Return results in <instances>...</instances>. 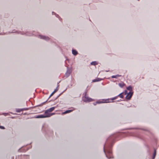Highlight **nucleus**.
<instances>
[{
  "mask_svg": "<svg viewBox=\"0 0 159 159\" xmlns=\"http://www.w3.org/2000/svg\"><path fill=\"white\" fill-rule=\"evenodd\" d=\"M27 109L25 108L23 109H16V112H20L21 111H23L24 110H26Z\"/></svg>",
  "mask_w": 159,
  "mask_h": 159,
  "instance_id": "nucleus-7",
  "label": "nucleus"
},
{
  "mask_svg": "<svg viewBox=\"0 0 159 159\" xmlns=\"http://www.w3.org/2000/svg\"><path fill=\"white\" fill-rule=\"evenodd\" d=\"M83 100L84 102H92L94 101V99L89 97L86 94H85L84 98H83Z\"/></svg>",
  "mask_w": 159,
  "mask_h": 159,
  "instance_id": "nucleus-2",
  "label": "nucleus"
},
{
  "mask_svg": "<svg viewBox=\"0 0 159 159\" xmlns=\"http://www.w3.org/2000/svg\"><path fill=\"white\" fill-rule=\"evenodd\" d=\"M91 65H97V63L96 61H93L91 63Z\"/></svg>",
  "mask_w": 159,
  "mask_h": 159,
  "instance_id": "nucleus-15",
  "label": "nucleus"
},
{
  "mask_svg": "<svg viewBox=\"0 0 159 159\" xmlns=\"http://www.w3.org/2000/svg\"><path fill=\"white\" fill-rule=\"evenodd\" d=\"M73 111V110H67L66 111H65L63 113L64 114H67V113H70L72 111Z\"/></svg>",
  "mask_w": 159,
  "mask_h": 159,
  "instance_id": "nucleus-13",
  "label": "nucleus"
},
{
  "mask_svg": "<svg viewBox=\"0 0 159 159\" xmlns=\"http://www.w3.org/2000/svg\"><path fill=\"white\" fill-rule=\"evenodd\" d=\"M125 84L123 82L120 83L118 84V85L121 88L125 86Z\"/></svg>",
  "mask_w": 159,
  "mask_h": 159,
  "instance_id": "nucleus-10",
  "label": "nucleus"
},
{
  "mask_svg": "<svg viewBox=\"0 0 159 159\" xmlns=\"http://www.w3.org/2000/svg\"><path fill=\"white\" fill-rule=\"evenodd\" d=\"M109 153H111V152H109Z\"/></svg>",
  "mask_w": 159,
  "mask_h": 159,
  "instance_id": "nucleus-22",
  "label": "nucleus"
},
{
  "mask_svg": "<svg viewBox=\"0 0 159 159\" xmlns=\"http://www.w3.org/2000/svg\"><path fill=\"white\" fill-rule=\"evenodd\" d=\"M54 114L55 113H52L51 114H45V115H38L36 116L35 117L37 118L48 117Z\"/></svg>",
  "mask_w": 159,
  "mask_h": 159,
  "instance_id": "nucleus-1",
  "label": "nucleus"
},
{
  "mask_svg": "<svg viewBox=\"0 0 159 159\" xmlns=\"http://www.w3.org/2000/svg\"><path fill=\"white\" fill-rule=\"evenodd\" d=\"M127 89L130 91L129 92H132V88L131 86H129L127 88Z\"/></svg>",
  "mask_w": 159,
  "mask_h": 159,
  "instance_id": "nucleus-12",
  "label": "nucleus"
},
{
  "mask_svg": "<svg viewBox=\"0 0 159 159\" xmlns=\"http://www.w3.org/2000/svg\"><path fill=\"white\" fill-rule=\"evenodd\" d=\"M98 80H96V79H95V80H93V82H96L97 81H98Z\"/></svg>",
  "mask_w": 159,
  "mask_h": 159,
  "instance_id": "nucleus-19",
  "label": "nucleus"
},
{
  "mask_svg": "<svg viewBox=\"0 0 159 159\" xmlns=\"http://www.w3.org/2000/svg\"><path fill=\"white\" fill-rule=\"evenodd\" d=\"M0 128H1V129H5V128L4 127H3V126H0Z\"/></svg>",
  "mask_w": 159,
  "mask_h": 159,
  "instance_id": "nucleus-17",
  "label": "nucleus"
},
{
  "mask_svg": "<svg viewBox=\"0 0 159 159\" xmlns=\"http://www.w3.org/2000/svg\"><path fill=\"white\" fill-rule=\"evenodd\" d=\"M107 157L108 158H111V157H108L107 155Z\"/></svg>",
  "mask_w": 159,
  "mask_h": 159,
  "instance_id": "nucleus-21",
  "label": "nucleus"
},
{
  "mask_svg": "<svg viewBox=\"0 0 159 159\" xmlns=\"http://www.w3.org/2000/svg\"><path fill=\"white\" fill-rule=\"evenodd\" d=\"M121 75H112L111 76V78H117L118 77H121Z\"/></svg>",
  "mask_w": 159,
  "mask_h": 159,
  "instance_id": "nucleus-9",
  "label": "nucleus"
},
{
  "mask_svg": "<svg viewBox=\"0 0 159 159\" xmlns=\"http://www.w3.org/2000/svg\"><path fill=\"white\" fill-rule=\"evenodd\" d=\"M124 93H125V95H126V94H128V93H127V90H125V92Z\"/></svg>",
  "mask_w": 159,
  "mask_h": 159,
  "instance_id": "nucleus-18",
  "label": "nucleus"
},
{
  "mask_svg": "<svg viewBox=\"0 0 159 159\" xmlns=\"http://www.w3.org/2000/svg\"><path fill=\"white\" fill-rule=\"evenodd\" d=\"M97 104L96 103V102H95V103H93V104L94 105H96Z\"/></svg>",
  "mask_w": 159,
  "mask_h": 159,
  "instance_id": "nucleus-20",
  "label": "nucleus"
},
{
  "mask_svg": "<svg viewBox=\"0 0 159 159\" xmlns=\"http://www.w3.org/2000/svg\"><path fill=\"white\" fill-rule=\"evenodd\" d=\"M123 94H124V93H123L120 94L118 96L111 98V100L113 101V100H115L118 97H120L121 98H124Z\"/></svg>",
  "mask_w": 159,
  "mask_h": 159,
  "instance_id": "nucleus-4",
  "label": "nucleus"
},
{
  "mask_svg": "<svg viewBox=\"0 0 159 159\" xmlns=\"http://www.w3.org/2000/svg\"><path fill=\"white\" fill-rule=\"evenodd\" d=\"M41 39H43L46 40H48L49 38L48 37H46L43 36H40Z\"/></svg>",
  "mask_w": 159,
  "mask_h": 159,
  "instance_id": "nucleus-8",
  "label": "nucleus"
},
{
  "mask_svg": "<svg viewBox=\"0 0 159 159\" xmlns=\"http://www.w3.org/2000/svg\"><path fill=\"white\" fill-rule=\"evenodd\" d=\"M55 107H53L51 108H50L47 110H46L45 112V114H49L48 112H51L53 111L55 109Z\"/></svg>",
  "mask_w": 159,
  "mask_h": 159,
  "instance_id": "nucleus-5",
  "label": "nucleus"
},
{
  "mask_svg": "<svg viewBox=\"0 0 159 159\" xmlns=\"http://www.w3.org/2000/svg\"><path fill=\"white\" fill-rule=\"evenodd\" d=\"M72 53L74 55H76L78 54V52L75 50H72Z\"/></svg>",
  "mask_w": 159,
  "mask_h": 159,
  "instance_id": "nucleus-11",
  "label": "nucleus"
},
{
  "mask_svg": "<svg viewBox=\"0 0 159 159\" xmlns=\"http://www.w3.org/2000/svg\"><path fill=\"white\" fill-rule=\"evenodd\" d=\"M58 89H55L54 91L51 93V94L50 95V96H52L54 94V93H56Z\"/></svg>",
  "mask_w": 159,
  "mask_h": 159,
  "instance_id": "nucleus-16",
  "label": "nucleus"
},
{
  "mask_svg": "<svg viewBox=\"0 0 159 159\" xmlns=\"http://www.w3.org/2000/svg\"><path fill=\"white\" fill-rule=\"evenodd\" d=\"M111 100V99H103L101 100H99L96 102V104H100L104 103H107L109 102V101Z\"/></svg>",
  "mask_w": 159,
  "mask_h": 159,
  "instance_id": "nucleus-3",
  "label": "nucleus"
},
{
  "mask_svg": "<svg viewBox=\"0 0 159 159\" xmlns=\"http://www.w3.org/2000/svg\"><path fill=\"white\" fill-rule=\"evenodd\" d=\"M133 94V92H129L126 97V98L128 99H130L132 97Z\"/></svg>",
  "mask_w": 159,
  "mask_h": 159,
  "instance_id": "nucleus-6",
  "label": "nucleus"
},
{
  "mask_svg": "<svg viewBox=\"0 0 159 159\" xmlns=\"http://www.w3.org/2000/svg\"><path fill=\"white\" fill-rule=\"evenodd\" d=\"M156 154V150L155 149H154V151L153 154V156L152 157V159H154L155 158Z\"/></svg>",
  "mask_w": 159,
  "mask_h": 159,
  "instance_id": "nucleus-14",
  "label": "nucleus"
}]
</instances>
